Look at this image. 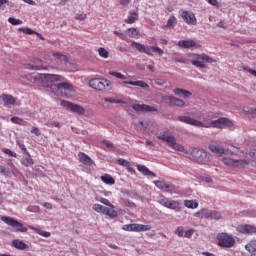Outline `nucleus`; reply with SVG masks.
Here are the masks:
<instances>
[{
  "mask_svg": "<svg viewBox=\"0 0 256 256\" xmlns=\"http://www.w3.org/2000/svg\"><path fill=\"white\" fill-rule=\"evenodd\" d=\"M178 120L180 121V123H186V125H192V127H204L205 129H227L229 127H233L234 125L231 119L224 117L212 121H199L189 116H179Z\"/></svg>",
  "mask_w": 256,
  "mask_h": 256,
  "instance_id": "nucleus-1",
  "label": "nucleus"
},
{
  "mask_svg": "<svg viewBox=\"0 0 256 256\" xmlns=\"http://www.w3.org/2000/svg\"><path fill=\"white\" fill-rule=\"evenodd\" d=\"M131 47H134V49L138 50L139 53H145L150 57H153V53H157V55H159L160 57L162 55H165V51L157 46H145L144 44H141L139 42L132 41Z\"/></svg>",
  "mask_w": 256,
  "mask_h": 256,
  "instance_id": "nucleus-2",
  "label": "nucleus"
},
{
  "mask_svg": "<svg viewBox=\"0 0 256 256\" xmlns=\"http://www.w3.org/2000/svg\"><path fill=\"white\" fill-rule=\"evenodd\" d=\"M190 62L194 65V67H198L199 69H205V63H215V60L207 54H188Z\"/></svg>",
  "mask_w": 256,
  "mask_h": 256,
  "instance_id": "nucleus-3",
  "label": "nucleus"
},
{
  "mask_svg": "<svg viewBox=\"0 0 256 256\" xmlns=\"http://www.w3.org/2000/svg\"><path fill=\"white\" fill-rule=\"evenodd\" d=\"M35 79L41 83L42 87H51L52 83L65 81V78L57 74H38Z\"/></svg>",
  "mask_w": 256,
  "mask_h": 256,
  "instance_id": "nucleus-4",
  "label": "nucleus"
},
{
  "mask_svg": "<svg viewBox=\"0 0 256 256\" xmlns=\"http://www.w3.org/2000/svg\"><path fill=\"white\" fill-rule=\"evenodd\" d=\"M160 141H164L167 143L171 149H175V151H180V153H185V146L177 143V138L175 136L169 135V132H164L158 136Z\"/></svg>",
  "mask_w": 256,
  "mask_h": 256,
  "instance_id": "nucleus-5",
  "label": "nucleus"
},
{
  "mask_svg": "<svg viewBox=\"0 0 256 256\" xmlns=\"http://www.w3.org/2000/svg\"><path fill=\"white\" fill-rule=\"evenodd\" d=\"M109 75H112V77H116V79H120L123 81L124 85H132L133 87H140L141 89H149V84H147L143 80H138V81H127V77L123 75L121 72L117 71H110Z\"/></svg>",
  "mask_w": 256,
  "mask_h": 256,
  "instance_id": "nucleus-6",
  "label": "nucleus"
},
{
  "mask_svg": "<svg viewBox=\"0 0 256 256\" xmlns=\"http://www.w3.org/2000/svg\"><path fill=\"white\" fill-rule=\"evenodd\" d=\"M1 221L6 223V225H9V227H12L15 233H27V227L23 226V223L15 220L13 217L2 216Z\"/></svg>",
  "mask_w": 256,
  "mask_h": 256,
  "instance_id": "nucleus-7",
  "label": "nucleus"
},
{
  "mask_svg": "<svg viewBox=\"0 0 256 256\" xmlns=\"http://www.w3.org/2000/svg\"><path fill=\"white\" fill-rule=\"evenodd\" d=\"M217 241L219 247H223L224 249H231L235 245V238L233 235L227 234L225 232L219 233L217 235Z\"/></svg>",
  "mask_w": 256,
  "mask_h": 256,
  "instance_id": "nucleus-8",
  "label": "nucleus"
},
{
  "mask_svg": "<svg viewBox=\"0 0 256 256\" xmlns=\"http://www.w3.org/2000/svg\"><path fill=\"white\" fill-rule=\"evenodd\" d=\"M89 87L96 91H105L111 87V81L101 78H93L89 81Z\"/></svg>",
  "mask_w": 256,
  "mask_h": 256,
  "instance_id": "nucleus-9",
  "label": "nucleus"
},
{
  "mask_svg": "<svg viewBox=\"0 0 256 256\" xmlns=\"http://www.w3.org/2000/svg\"><path fill=\"white\" fill-rule=\"evenodd\" d=\"M61 106L67 109V111H70L71 113H76L77 115H85V108H83V106L79 104L62 100Z\"/></svg>",
  "mask_w": 256,
  "mask_h": 256,
  "instance_id": "nucleus-10",
  "label": "nucleus"
},
{
  "mask_svg": "<svg viewBox=\"0 0 256 256\" xmlns=\"http://www.w3.org/2000/svg\"><path fill=\"white\" fill-rule=\"evenodd\" d=\"M158 203L159 205H162V207H166V209H172L173 211L181 208V203L179 201L171 200L165 196L160 197Z\"/></svg>",
  "mask_w": 256,
  "mask_h": 256,
  "instance_id": "nucleus-11",
  "label": "nucleus"
},
{
  "mask_svg": "<svg viewBox=\"0 0 256 256\" xmlns=\"http://www.w3.org/2000/svg\"><path fill=\"white\" fill-rule=\"evenodd\" d=\"M180 17L187 25H197V17H195V13L191 11L181 10Z\"/></svg>",
  "mask_w": 256,
  "mask_h": 256,
  "instance_id": "nucleus-12",
  "label": "nucleus"
},
{
  "mask_svg": "<svg viewBox=\"0 0 256 256\" xmlns=\"http://www.w3.org/2000/svg\"><path fill=\"white\" fill-rule=\"evenodd\" d=\"M155 186L163 191L164 193H173L175 191V185L165 181V180H157L154 181Z\"/></svg>",
  "mask_w": 256,
  "mask_h": 256,
  "instance_id": "nucleus-13",
  "label": "nucleus"
},
{
  "mask_svg": "<svg viewBox=\"0 0 256 256\" xmlns=\"http://www.w3.org/2000/svg\"><path fill=\"white\" fill-rule=\"evenodd\" d=\"M56 89V95L67 97V91H73V85H71L69 82H61L56 85Z\"/></svg>",
  "mask_w": 256,
  "mask_h": 256,
  "instance_id": "nucleus-14",
  "label": "nucleus"
},
{
  "mask_svg": "<svg viewBox=\"0 0 256 256\" xmlns=\"http://www.w3.org/2000/svg\"><path fill=\"white\" fill-rule=\"evenodd\" d=\"M162 99L170 107H185V101L182 99L175 98L173 96H163Z\"/></svg>",
  "mask_w": 256,
  "mask_h": 256,
  "instance_id": "nucleus-15",
  "label": "nucleus"
},
{
  "mask_svg": "<svg viewBox=\"0 0 256 256\" xmlns=\"http://www.w3.org/2000/svg\"><path fill=\"white\" fill-rule=\"evenodd\" d=\"M191 155H192L193 159H195V161H205L209 157V154L207 153V151H205L201 148H194L192 150Z\"/></svg>",
  "mask_w": 256,
  "mask_h": 256,
  "instance_id": "nucleus-16",
  "label": "nucleus"
},
{
  "mask_svg": "<svg viewBox=\"0 0 256 256\" xmlns=\"http://www.w3.org/2000/svg\"><path fill=\"white\" fill-rule=\"evenodd\" d=\"M208 149L219 157H223V155H229V150L224 149V147L219 144H210Z\"/></svg>",
  "mask_w": 256,
  "mask_h": 256,
  "instance_id": "nucleus-17",
  "label": "nucleus"
},
{
  "mask_svg": "<svg viewBox=\"0 0 256 256\" xmlns=\"http://www.w3.org/2000/svg\"><path fill=\"white\" fill-rule=\"evenodd\" d=\"M132 109H134V111H140V112H145V113H153V111H155V113H157L159 110L157 108H155L154 106L151 105H147V104H133L132 105Z\"/></svg>",
  "mask_w": 256,
  "mask_h": 256,
  "instance_id": "nucleus-18",
  "label": "nucleus"
},
{
  "mask_svg": "<svg viewBox=\"0 0 256 256\" xmlns=\"http://www.w3.org/2000/svg\"><path fill=\"white\" fill-rule=\"evenodd\" d=\"M236 231L238 233H244L246 235H249L251 233H256V227L249 224L240 225L236 228Z\"/></svg>",
  "mask_w": 256,
  "mask_h": 256,
  "instance_id": "nucleus-19",
  "label": "nucleus"
},
{
  "mask_svg": "<svg viewBox=\"0 0 256 256\" xmlns=\"http://www.w3.org/2000/svg\"><path fill=\"white\" fill-rule=\"evenodd\" d=\"M211 213V209L202 208L194 214V217H198L199 219H211Z\"/></svg>",
  "mask_w": 256,
  "mask_h": 256,
  "instance_id": "nucleus-20",
  "label": "nucleus"
},
{
  "mask_svg": "<svg viewBox=\"0 0 256 256\" xmlns=\"http://www.w3.org/2000/svg\"><path fill=\"white\" fill-rule=\"evenodd\" d=\"M136 21H139V13L131 11L128 13V17L124 20V23H127V25H133Z\"/></svg>",
  "mask_w": 256,
  "mask_h": 256,
  "instance_id": "nucleus-21",
  "label": "nucleus"
},
{
  "mask_svg": "<svg viewBox=\"0 0 256 256\" xmlns=\"http://www.w3.org/2000/svg\"><path fill=\"white\" fill-rule=\"evenodd\" d=\"M178 46L182 49H191V47H197V42L195 40H180Z\"/></svg>",
  "mask_w": 256,
  "mask_h": 256,
  "instance_id": "nucleus-22",
  "label": "nucleus"
},
{
  "mask_svg": "<svg viewBox=\"0 0 256 256\" xmlns=\"http://www.w3.org/2000/svg\"><path fill=\"white\" fill-rule=\"evenodd\" d=\"M173 93L178 97H183L184 99H189V97H191L192 95V93L189 90H185L181 88H175L173 90Z\"/></svg>",
  "mask_w": 256,
  "mask_h": 256,
  "instance_id": "nucleus-23",
  "label": "nucleus"
},
{
  "mask_svg": "<svg viewBox=\"0 0 256 256\" xmlns=\"http://www.w3.org/2000/svg\"><path fill=\"white\" fill-rule=\"evenodd\" d=\"M2 101L5 103V105H15L16 99L12 95L9 94H2L1 95Z\"/></svg>",
  "mask_w": 256,
  "mask_h": 256,
  "instance_id": "nucleus-24",
  "label": "nucleus"
},
{
  "mask_svg": "<svg viewBox=\"0 0 256 256\" xmlns=\"http://www.w3.org/2000/svg\"><path fill=\"white\" fill-rule=\"evenodd\" d=\"M30 229L34 231V233H37V235L45 237L46 239H49V237H51V232L49 231L41 230L39 228H35L34 226H30Z\"/></svg>",
  "mask_w": 256,
  "mask_h": 256,
  "instance_id": "nucleus-25",
  "label": "nucleus"
},
{
  "mask_svg": "<svg viewBox=\"0 0 256 256\" xmlns=\"http://www.w3.org/2000/svg\"><path fill=\"white\" fill-rule=\"evenodd\" d=\"M137 169L138 171H140V173L142 175H146L147 177L151 176V177H156L155 173L154 172H151L149 170V168H147L146 166H143V165H138L137 166Z\"/></svg>",
  "mask_w": 256,
  "mask_h": 256,
  "instance_id": "nucleus-26",
  "label": "nucleus"
},
{
  "mask_svg": "<svg viewBox=\"0 0 256 256\" xmlns=\"http://www.w3.org/2000/svg\"><path fill=\"white\" fill-rule=\"evenodd\" d=\"M124 35H126V38L127 37H130V38L139 37V29L133 28V27L132 28H128L124 32Z\"/></svg>",
  "mask_w": 256,
  "mask_h": 256,
  "instance_id": "nucleus-27",
  "label": "nucleus"
},
{
  "mask_svg": "<svg viewBox=\"0 0 256 256\" xmlns=\"http://www.w3.org/2000/svg\"><path fill=\"white\" fill-rule=\"evenodd\" d=\"M104 215H107V217H110V219L117 218V211H115V205H113V207H106Z\"/></svg>",
  "mask_w": 256,
  "mask_h": 256,
  "instance_id": "nucleus-28",
  "label": "nucleus"
},
{
  "mask_svg": "<svg viewBox=\"0 0 256 256\" xmlns=\"http://www.w3.org/2000/svg\"><path fill=\"white\" fill-rule=\"evenodd\" d=\"M12 246L15 247V249H19L20 251H25L27 249V244L21 240H13Z\"/></svg>",
  "mask_w": 256,
  "mask_h": 256,
  "instance_id": "nucleus-29",
  "label": "nucleus"
},
{
  "mask_svg": "<svg viewBox=\"0 0 256 256\" xmlns=\"http://www.w3.org/2000/svg\"><path fill=\"white\" fill-rule=\"evenodd\" d=\"M184 207H187V209H197L199 202L197 200H184Z\"/></svg>",
  "mask_w": 256,
  "mask_h": 256,
  "instance_id": "nucleus-30",
  "label": "nucleus"
},
{
  "mask_svg": "<svg viewBox=\"0 0 256 256\" xmlns=\"http://www.w3.org/2000/svg\"><path fill=\"white\" fill-rule=\"evenodd\" d=\"M101 181L106 185H115V179L112 178L109 174L101 176Z\"/></svg>",
  "mask_w": 256,
  "mask_h": 256,
  "instance_id": "nucleus-31",
  "label": "nucleus"
},
{
  "mask_svg": "<svg viewBox=\"0 0 256 256\" xmlns=\"http://www.w3.org/2000/svg\"><path fill=\"white\" fill-rule=\"evenodd\" d=\"M151 231V225L136 224V233Z\"/></svg>",
  "mask_w": 256,
  "mask_h": 256,
  "instance_id": "nucleus-32",
  "label": "nucleus"
},
{
  "mask_svg": "<svg viewBox=\"0 0 256 256\" xmlns=\"http://www.w3.org/2000/svg\"><path fill=\"white\" fill-rule=\"evenodd\" d=\"M177 25V18L175 16H170L166 27H168L169 29H173V27H175Z\"/></svg>",
  "mask_w": 256,
  "mask_h": 256,
  "instance_id": "nucleus-33",
  "label": "nucleus"
},
{
  "mask_svg": "<svg viewBox=\"0 0 256 256\" xmlns=\"http://www.w3.org/2000/svg\"><path fill=\"white\" fill-rule=\"evenodd\" d=\"M105 206L101 205V204H93L92 209L93 211H95L96 213H102V215H104L105 213Z\"/></svg>",
  "mask_w": 256,
  "mask_h": 256,
  "instance_id": "nucleus-34",
  "label": "nucleus"
},
{
  "mask_svg": "<svg viewBox=\"0 0 256 256\" xmlns=\"http://www.w3.org/2000/svg\"><path fill=\"white\" fill-rule=\"evenodd\" d=\"M210 219H214L215 221H219L220 219H223V216H222L221 212L216 211V210H212L211 215H210Z\"/></svg>",
  "mask_w": 256,
  "mask_h": 256,
  "instance_id": "nucleus-35",
  "label": "nucleus"
},
{
  "mask_svg": "<svg viewBox=\"0 0 256 256\" xmlns=\"http://www.w3.org/2000/svg\"><path fill=\"white\" fill-rule=\"evenodd\" d=\"M105 103H115L116 105H119L121 103H125V101L120 100L118 98L115 97H111V98H104Z\"/></svg>",
  "mask_w": 256,
  "mask_h": 256,
  "instance_id": "nucleus-36",
  "label": "nucleus"
},
{
  "mask_svg": "<svg viewBox=\"0 0 256 256\" xmlns=\"http://www.w3.org/2000/svg\"><path fill=\"white\" fill-rule=\"evenodd\" d=\"M123 231H135L137 232V224H125L122 226Z\"/></svg>",
  "mask_w": 256,
  "mask_h": 256,
  "instance_id": "nucleus-37",
  "label": "nucleus"
},
{
  "mask_svg": "<svg viewBox=\"0 0 256 256\" xmlns=\"http://www.w3.org/2000/svg\"><path fill=\"white\" fill-rule=\"evenodd\" d=\"M53 57H55V59H57L60 62L67 63V56H65L59 52L53 53Z\"/></svg>",
  "mask_w": 256,
  "mask_h": 256,
  "instance_id": "nucleus-38",
  "label": "nucleus"
},
{
  "mask_svg": "<svg viewBox=\"0 0 256 256\" xmlns=\"http://www.w3.org/2000/svg\"><path fill=\"white\" fill-rule=\"evenodd\" d=\"M98 54L103 58V59H108L109 58V52L107 49L100 47L98 48Z\"/></svg>",
  "mask_w": 256,
  "mask_h": 256,
  "instance_id": "nucleus-39",
  "label": "nucleus"
},
{
  "mask_svg": "<svg viewBox=\"0 0 256 256\" xmlns=\"http://www.w3.org/2000/svg\"><path fill=\"white\" fill-rule=\"evenodd\" d=\"M18 31H20V33H24L25 35H35V32L34 30H32L31 28H19Z\"/></svg>",
  "mask_w": 256,
  "mask_h": 256,
  "instance_id": "nucleus-40",
  "label": "nucleus"
},
{
  "mask_svg": "<svg viewBox=\"0 0 256 256\" xmlns=\"http://www.w3.org/2000/svg\"><path fill=\"white\" fill-rule=\"evenodd\" d=\"M8 23H10L11 25H23L22 20L13 17L8 18Z\"/></svg>",
  "mask_w": 256,
  "mask_h": 256,
  "instance_id": "nucleus-41",
  "label": "nucleus"
},
{
  "mask_svg": "<svg viewBox=\"0 0 256 256\" xmlns=\"http://www.w3.org/2000/svg\"><path fill=\"white\" fill-rule=\"evenodd\" d=\"M184 233H185V228H183V226H179L175 230V235H177V237H183Z\"/></svg>",
  "mask_w": 256,
  "mask_h": 256,
  "instance_id": "nucleus-42",
  "label": "nucleus"
},
{
  "mask_svg": "<svg viewBox=\"0 0 256 256\" xmlns=\"http://www.w3.org/2000/svg\"><path fill=\"white\" fill-rule=\"evenodd\" d=\"M102 145L106 147V149H115V145H113V142L109 140H104L102 142Z\"/></svg>",
  "mask_w": 256,
  "mask_h": 256,
  "instance_id": "nucleus-43",
  "label": "nucleus"
},
{
  "mask_svg": "<svg viewBox=\"0 0 256 256\" xmlns=\"http://www.w3.org/2000/svg\"><path fill=\"white\" fill-rule=\"evenodd\" d=\"M79 161H91V158L87 156V154L80 152L78 154Z\"/></svg>",
  "mask_w": 256,
  "mask_h": 256,
  "instance_id": "nucleus-44",
  "label": "nucleus"
},
{
  "mask_svg": "<svg viewBox=\"0 0 256 256\" xmlns=\"http://www.w3.org/2000/svg\"><path fill=\"white\" fill-rule=\"evenodd\" d=\"M11 122L14 123L15 125H22L23 119L17 116H14L11 118Z\"/></svg>",
  "mask_w": 256,
  "mask_h": 256,
  "instance_id": "nucleus-45",
  "label": "nucleus"
},
{
  "mask_svg": "<svg viewBox=\"0 0 256 256\" xmlns=\"http://www.w3.org/2000/svg\"><path fill=\"white\" fill-rule=\"evenodd\" d=\"M100 203H102L103 205H106V207L113 208V204H111V202L107 198H101Z\"/></svg>",
  "mask_w": 256,
  "mask_h": 256,
  "instance_id": "nucleus-46",
  "label": "nucleus"
},
{
  "mask_svg": "<svg viewBox=\"0 0 256 256\" xmlns=\"http://www.w3.org/2000/svg\"><path fill=\"white\" fill-rule=\"evenodd\" d=\"M75 19L77 21H85L87 19V14H76Z\"/></svg>",
  "mask_w": 256,
  "mask_h": 256,
  "instance_id": "nucleus-47",
  "label": "nucleus"
},
{
  "mask_svg": "<svg viewBox=\"0 0 256 256\" xmlns=\"http://www.w3.org/2000/svg\"><path fill=\"white\" fill-rule=\"evenodd\" d=\"M4 153L6 155H8L9 157H17V154L15 152L11 151V149H8V148L4 149Z\"/></svg>",
  "mask_w": 256,
  "mask_h": 256,
  "instance_id": "nucleus-48",
  "label": "nucleus"
},
{
  "mask_svg": "<svg viewBox=\"0 0 256 256\" xmlns=\"http://www.w3.org/2000/svg\"><path fill=\"white\" fill-rule=\"evenodd\" d=\"M114 35H117V37H120L122 41H125V39H127V36L125 35V33H121L117 30L114 31Z\"/></svg>",
  "mask_w": 256,
  "mask_h": 256,
  "instance_id": "nucleus-49",
  "label": "nucleus"
},
{
  "mask_svg": "<svg viewBox=\"0 0 256 256\" xmlns=\"http://www.w3.org/2000/svg\"><path fill=\"white\" fill-rule=\"evenodd\" d=\"M31 133H33L34 135H36V137H40V135H41V130H39V128H37V127H32Z\"/></svg>",
  "mask_w": 256,
  "mask_h": 256,
  "instance_id": "nucleus-50",
  "label": "nucleus"
},
{
  "mask_svg": "<svg viewBox=\"0 0 256 256\" xmlns=\"http://www.w3.org/2000/svg\"><path fill=\"white\" fill-rule=\"evenodd\" d=\"M193 233L194 231L192 229L188 230L185 232L184 237H186V239H191V237H193Z\"/></svg>",
  "mask_w": 256,
  "mask_h": 256,
  "instance_id": "nucleus-51",
  "label": "nucleus"
},
{
  "mask_svg": "<svg viewBox=\"0 0 256 256\" xmlns=\"http://www.w3.org/2000/svg\"><path fill=\"white\" fill-rule=\"evenodd\" d=\"M244 71H247L248 73H250V75H253L254 77H256V70H253L249 67H245Z\"/></svg>",
  "mask_w": 256,
  "mask_h": 256,
  "instance_id": "nucleus-52",
  "label": "nucleus"
},
{
  "mask_svg": "<svg viewBox=\"0 0 256 256\" xmlns=\"http://www.w3.org/2000/svg\"><path fill=\"white\" fill-rule=\"evenodd\" d=\"M33 71H41L42 69H46L45 67H43L42 65H36V66H31V68Z\"/></svg>",
  "mask_w": 256,
  "mask_h": 256,
  "instance_id": "nucleus-53",
  "label": "nucleus"
},
{
  "mask_svg": "<svg viewBox=\"0 0 256 256\" xmlns=\"http://www.w3.org/2000/svg\"><path fill=\"white\" fill-rule=\"evenodd\" d=\"M237 161H227L225 162V165H228L229 167H237Z\"/></svg>",
  "mask_w": 256,
  "mask_h": 256,
  "instance_id": "nucleus-54",
  "label": "nucleus"
},
{
  "mask_svg": "<svg viewBox=\"0 0 256 256\" xmlns=\"http://www.w3.org/2000/svg\"><path fill=\"white\" fill-rule=\"evenodd\" d=\"M126 207H129L130 209H134L136 207L134 202L131 201H125Z\"/></svg>",
  "mask_w": 256,
  "mask_h": 256,
  "instance_id": "nucleus-55",
  "label": "nucleus"
},
{
  "mask_svg": "<svg viewBox=\"0 0 256 256\" xmlns=\"http://www.w3.org/2000/svg\"><path fill=\"white\" fill-rule=\"evenodd\" d=\"M210 5H213V7H219V1L217 0H206Z\"/></svg>",
  "mask_w": 256,
  "mask_h": 256,
  "instance_id": "nucleus-56",
  "label": "nucleus"
},
{
  "mask_svg": "<svg viewBox=\"0 0 256 256\" xmlns=\"http://www.w3.org/2000/svg\"><path fill=\"white\" fill-rule=\"evenodd\" d=\"M202 181H205L206 183H213V179L209 176L202 177Z\"/></svg>",
  "mask_w": 256,
  "mask_h": 256,
  "instance_id": "nucleus-57",
  "label": "nucleus"
},
{
  "mask_svg": "<svg viewBox=\"0 0 256 256\" xmlns=\"http://www.w3.org/2000/svg\"><path fill=\"white\" fill-rule=\"evenodd\" d=\"M249 156H250L252 159H255V161H256V149H252V150L249 152Z\"/></svg>",
  "mask_w": 256,
  "mask_h": 256,
  "instance_id": "nucleus-58",
  "label": "nucleus"
},
{
  "mask_svg": "<svg viewBox=\"0 0 256 256\" xmlns=\"http://www.w3.org/2000/svg\"><path fill=\"white\" fill-rule=\"evenodd\" d=\"M43 207H45V209L51 210V209H53V204H51V203H49V202H45V203L43 204Z\"/></svg>",
  "mask_w": 256,
  "mask_h": 256,
  "instance_id": "nucleus-59",
  "label": "nucleus"
},
{
  "mask_svg": "<svg viewBox=\"0 0 256 256\" xmlns=\"http://www.w3.org/2000/svg\"><path fill=\"white\" fill-rule=\"evenodd\" d=\"M120 5L127 6L131 3V0H119Z\"/></svg>",
  "mask_w": 256,
  "mask_h": 256,
  "instance_id": "nucleus-60",
  "label": "nucleus"
},
{
  "mask_svg": "<svg viewBox=\"0 0 256 256\" xmlns=\"http://www.w3.org/2000/svg\"><path fill=\"white\" fill-rule=\"evenodd\" d=\"M119 165H122V167H128L129 161H119Z\"/></svg>",
  "mask_w": 256,
  "mask_h": 256,
  "instance_id": "nucleus-61",
  "label": "nucleus"
},
{
  "mask_svg": "<svg viewBox=\"0 0 256 256\" xmlns=\"http://www.w3.org/2000/svg\"><path fill=\"white\" fill-rule=\"evenodd\" d=\"M0 173H1L2 175H6V173H8V171L5 169L4 166H0Z\"/></svg>",
  "mask_w": 256,
  "mask_h": 256,
  "instance_id": "nucleus-62",
  "label": "nucleus"
},
{
  "mask_svg": "<svg viewBox=\"0 0 256 256\" xmlns=\"http://www.w3.org/2000/svg\"><path fill=\"white\" fill-rule=\"evenodd\" d=\"M175 63H185L183 58H174Z\"/></svg>",
  "mask_w": 256,
  "mask_h": 256,
  "instance_id": "nucleus-63",
  "label": "nucleus"
},
{
  "mask_svg": "<svg viewBox=\"0 0 256 256\" xmlns=\"http://www.w3.org/2000/svg\"><path fill=\"white\" fill-rule=\"evenodd\" d=\"M167 43H168L167 39H164V38L160 39V44L161 45H167Z\"/></svg>",
  "mask_w": 256,
  "mask_h": 256,
  "instance_id": "nucleus-64",
  "label": "nucleus"
}]
</instances>
